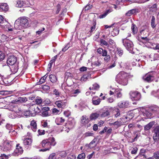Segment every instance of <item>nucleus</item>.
<instances>
[{"label": "nucleus", "instance_id": "nucleus-1", "mask_svg": "<svg viewBox=\"0 0 159 159\" xmlns=\"http://www.w3.org/2000/svg\"><path fill=\"white\" fill-rule=\"evenodd\" d=\"M129 74L124 71L120 72L117 76L116 80L117 82L119 84L126 85L128 83V77Z\"/></svg>", "mask_w": 159, "mask_h": 159}, {"label": "nucleus", "instance_id": "nucleus-2", "mask_svg": "<svg viewBox=\"0 0 159 159\" xmlns=\"http://www.w3.org/2000/svg\"><path fill=\"white\" fill-rule=\"evenodd\" d=\"M56 143L55 139L53 137H50L47 139L43 140L40 143L42 147L49 149L51 148V146H55Z\"/></svg>", "mask_w": 159, "mask_h": 159}, {"label": "nucleus", "instance_id": "nucleus-3", "mask_svg": "<svg viewBox=\"0 0 159 159\" xmlns=\"http://www.w3.org/2000/svg\"><path fill=\"white\" fill-rule=\"evenodd\" d=\"M117 98L122 97V94L120 91L118 89H113L112 91L110 90V102H113L116 99V97Z\"/></svg>", "mask_w": 159, "mask_h": 159}, {"label": "nucleus", "instance_id": "nucleus-4", "mask_svg": "<svg viewBox=\"0 0 159 159\" xmlns=\"http://www.w3.org/2000/svg\"><path fill=\"white\" fill-rule=\"evenodd\" d=\"M11 108L12 109L11 110L12 111L9 116L12 119L15 118L18 116L19 114L18 113H19L21 112V110L17 106H11Z\"/></svg>", "mask_w": 159, "mask_h": 159}, {"label": "nucleus", "instance_id": "nucleus-5", "mask_svg": "<svg viewBox=\"0 0 159 159\" xmlns=\"http://www.w3.org/2000/svg\"><path fill=\"white\" fill-rule=\"evenodd\" d=\"M143 79L144 81L149 83L153 81L154 79L153 72H148L143 76Z\"/></svg>", "mask_w": 159, "mask_h": 159}, {"label": "nucleus", "instance_id": "nucleus-6", "mask_svg": "<svg viewBox=\"0 0 159 159\" xmlns=\"http://www.w3.org/2000/svg\"><path fill=\"white\" fill-rule=\"evenodd\" d=\"M122 42L123 45L128 50L131 51L133 49V44L131 41L125 38L122 39Z\"/></svg>", "mask_w": 159, "mask_h": 159}, {"label": "nucleus", "instance_id": "nucleus-7", "mask_svg": "<svg viewBox=\"0 0 159 159\" xmlns=\"http://www.w3.org/2000/svg\"><path fill=\"white\" fill-rule=\"evenodd\" d=\"M129 94L131 99L133 100L138 101L141 98L140 93L138 91H131Z\"/></svg>", "mask_w": 159, "mask_h": 159}, {"label": "nucleus", "instance_id": "nucleus-8", "mask_svg": "<svg viewBox=\"0 0 159 159\" xmlns=\"http://www.w3.org/2000/svg\"><path fill=\"white\" fill-rule=\"evenodd\" d=\"M153 139L155 142L159 143V125L157 126L154 129Z\"/></svg>", "mask_w": 159, "mask_h": 159}, {"label": "nucleus", "instance_id": "nucleus-9", "mask_svg": "<svg viewBox=\"0 0 159 159\" xmlns=\"http://www.w3.org/2000/svg\"><path fill=\"white\" fill-rule=\"evenodd\" d=\"M154 111V110L152 107L148 108L143 111V115L148 118H150L152 117Z\"/></svg>", "mask_w": 159, "mask_h": 159}, {"label": "nucleus", "instance_id": "nucleus-10", "mask_svg": "<svg viewBox=\"0 0 159 159\" xmlns=\"http://www.w3.org/2000/svg\"><path fill=\"white\" fill-rule=\"evenodd\" d=\"M23 152L22 147L20 146L19 144H17L16 145V148L12 153V154L15 156H18L21 154L23 153Z\"/></svg>", "mask_w": 159, "mask_h": 159}, {"label": "nucleus", "instance_id": "nucleus-11", "mask_svg": "<svg viewBox=\"0 0 159 159\" xmlns=\"http://www.w3.org/2000/svg\"><path fill=\"white\" fill-rule=\"evenodd\" d=\"M112 30L111 32V34L113 36H114L117 35L119 33V30H118V25L117 24H114L110 25V29H111Z\"/></svg>", "mask_w": 159, "mask_h": 159}, {"label": "nucleus", "instance_id": "nucleus-12", "mask_svg": "<svg viewBox=\"0 0 159 159\" xmlns=\"http://www.w3.org/2000/svg\"><path fill=\"white\" fill-rule=\"evenodd\" d=\"M17 58L14 56H9L7 60V64L13 66L17 64Z\"/></svg>", "mask_w": 159, "mask_h": 159}, {"label": "nucleus", "instance_id": "nucleus-13", "mask_svg": "<svg viewBox=\"0 0 159 159\" xmlns=\"http://www.w3.org/2000/svg\"><path fill=\"white\" fill-rule=\"evenodd\" d=\"M103 111L100 112V116L101 117H104L108 116L109 113V108L108 107H104L102 109Z\"/></svg>", "mask_w": 159, "mask_h": 159}, {"label": "nucleus", "instance_id": "nucleus-14", "mask_svg": "<svg viewBox=\"0 0 159 159\" xmlns=\"http://www.w3.org/2000/svg\"><path fill=\"white\" fill-rule=\"evenodd\" d=\"M112 108L110 107V112L112 111V117L117 118L120 115L119 110L118 108H115L113 110Z\"/></svg>", "mask_w": 159, "mask_h": 159}, {"label": "nucleus", "instance_id": "nucleus-15", "mask_svg": "<svg viewBox=\"0 0 159 159\" xmlns=\"http://www.w3.org/2000/svg\"><path fill=\"white\" fill-rule=\"evenodd\" d=\"M18 20L24 28H26L28 26L29 23L28 20L26 18L23 17Z\"/></svg>", "mask_w": 159, "mask_h": 159}, {"label": "nucleus", "instance_id": "nucleus-16", "mask_svg": "<svg viewBox=\"0 0 159 159\" xmlns=\"http://www.w3.org/2000/svg\"><path fill=\"white\" fill-rule=\"evenodd\" d=\"M49 111V107H43L41 112V115L43 117L48 116L49 115L48 113Z\"/></svg>", "mask_w": 159, "mask_h": 159}, {"label": "nucleus", "instance_id": "nucleus-17", "mask_svg": "<svg viewBox=\"0 0 159 159\" xmlns=\"http://www.w3.org/2000/svg\"><path fill=\"white\" fill-rule=\"evenodd\" d=\"M118 106L120 108H127L129 106V102L127 101H122L118 103Z\"/></svg>", "mask_w": 159, "mask_h": 159}, {"label": "nucleus", "instance_id": "nucleus-18", "mask_svg": "<svg viewBox=\"0 0 159 159\" xmlns=\"http://www.w3.org/2000/svg\"><path fill=\"white\" fill-rule=\"evenodd\" d=\"M33 140L30 138H24L23 140V144L25 146L30 145L32 143Z\"/></svg>", "mask_w": 159, "mask_h": 159}, {"label": "nucleus", "instance_id": "nucleus-19", "mask_svg": "<svg viewBox=\"0 0 159 159\" xmlns=\"http://www.w3.org/2000/svg\"><path fill=\"white\" fill-rule=\"evenodd\" d=\"M100 111H97L96 112L93 113L90 115V119L91 120H95L100 116Z\"/></svg>", "mask_w": 159, "mask_h": 159}, {"label": "nucleus", "instance_id": "nucleus-20", "mask_svg": "<svg viewBox=\"0 0 159 159\" xmlns=\"http://www.w3.org/2000/svg\"><path fill=\"white\" fill-rule=\"evenodd\" d=\"M11 145L9 143L6 142L4 143V145L3 148V150L5 152H7L11 150Z\"/></svg>", "mask_w": 159, "mask_h": 159}, {"label": "nucleus", "instance_id": "nucleus-21", "mask_svg": "<svg viewBox=\"0 0 159 159\" xmlns=\"http://www.w3.org/2000/svg\"><path fill=\"white\" fill-rule=\"evenodd\" d=\"M138 9H133L128 11L125 14V16H130L132 15L136 14L138 13Z\"/></svg>", "mask_w": 159, "mask_h": 159}, {"label": "nucleus", "instance_id": "nucleus-22", "mask_svg": "<svg viewBox=\"0 0 159 159\" xmlns=\"http://www.w3.org/2000/svg\"><path fill=\"white\" fill-rule=\"evenodd\" d=\"M14 28L17 30H20L24 27L21 25L20 21L18 19L15 21Z\"/></svg>", "mask_w": 159, "mask_h": 159}, {"label": "nucleus", "instance_id": "nucleus-23", "mask_svg": "<svg viewBox=\"0 0 159 159\" xmlns=\"http://www.w3.org/2000/svg\"><path fill=\"white\" fill-rule=\"evenodd\" d=\"M116 49H111L110 48V53L111 54V57L112 58L113 60H116L117 59L116 57Z\"/></svg>", "mask_w": 159, "mask_h": 159}, {"label": "nucleus", "instance_id": "nucleus-24", "mask_svg": "<svg viewBox=\"0 0 159 159\" xmlns=\"http://www.w3.org/2000/svg\"><path fill=\"white\" fill-rule=\"evenodd\" d=\"M9 9L8 5L6 3H2L0 5V9L1 11H6Z\"/></svg>", "mask_w": 159, "mask_h": 159}, {"label": "nucleus", "instance_id": "nucleus-25", "mask_svg": "<svg viewBox=\"0 0 159 159\" xmlns=\"http://www.w3.org/2000/svg\"><path fill=\"white\" fill-rule=\"evenodd\" d=\"M155 122L154 121L150 122L148 124L146 125L144 128V130L145 131H148L151 129L152 126L154 124Z\"/></svg>", "mask_w": 159, "mask_h": 159}, {"label": "nucleus", "instance_id": "nucleus-26", "mask_svg": "<svg viewBox=\"0 0 159 159\" xmlns=\"http://www.w3.org/2000/svg\"><path fill=\"white\" fill-rule=\"evenodd\" d=\"M55 104L59 108H61L65 107V102L62 100H59L56 101Z\"/></svg>", "mask_w": 159, "mask_h": 159}, {"label": "nucleus", "instance_id": "nucleus-27", "mask_svg": "<svg viewBox=\"0 0 159 159\" xmlns=\"http://www.w3.org/2000/svg\"><path fill=\"white\" fill-rule=\"evenodd\" d=\"M89 121L88 118L86 116H83L81 119V123L84 125L88 124Z\"/></svg>", "mask_w": 159, "mask_h": 159}, {"label": "nucleus", "instance_id": "nucleus-28", "mask_svg": "<svg viewBox=\"0 0 159 159\" xmlns=\"http://www.w3.org/2000/svg\"><path fill=\"white\" fill-rule=\"evenodd\" d=\"M65 121L64 119L62 117H58L56 119L55 121L57 124L58 125L64 123Z\"/></svg>", "mask_w": 159, "mask_h": 159}, {"label": "nucleus", "instance_id": "nucleus-29", "mask_svg": "<svg viewBox=\"0 0 159 159\" xmlns=\"http://www.w3.org/2000/svg\"><path fill=\"white\" fill-rule=\"evenodd\" d=\"M131 29L134 34H135L137 33L138 30V28L134 23L132 24Z\"/></svg>", "mask_w": 159, "mask_h": 159}, {"label": "nucleus", "instance_id": "nucleus-30", "mask_svg": "<svg viewBox=\"0 0 159 159\" xmlns=\"http://www.w3.org/2000/svg\"><path fill=\"white\" fill-rule=\"evenodd\" d=\"M30 125L31 126V128L32 130L34 131H36L37 129V124L34 120H33L31 121Z\"/></svg>", "mask_w": 159, "mask_h": 159}, {"label": "nucleus", "instance_id": "nucleus-31", "mask_svg": "<svg viewBox=\"0 0 159 159\" xmlns=\"http://www.w3.org/2000/svg\"><path fill=\"white\" fill-rule=\"evenodd\" d=\"M97 52L98 53L100 54H102V56H107V52L106 50H103L101 48H99L97 49Z\"/></svg>", "mask_w": 159, "mask_h": 159}, {"label": "nucleus", "instance_id": "nucleus-32", "mask_svg": "<svg viewBox=\"0 0 159 159\" xmlns=\"http://www.w3.org/2000/svg\"><path fill=\"white\" fill-rule=\"evenodd\" d=\"M25 4L23 1H21V0H17L16 5L17 7H21L25 6Z\"/></svg>", "mask_w": 159, "mask_h": 159}, {"label": "nucleus", "instance_id": "nucleus-33", "mask_svg": "<svg viewBox=\"0 0 159 159\" xmlns=\"http://www.w3.org/2000/svg\"><path fill=\"white\" fill-rule=\"evenodd\" d=\"M12 66L11 68V70L13 73H15L17 72L18 68L17 64H15V65Z\"/></svg>", "mask_w": 159, "mask_h": 159}, {"label": "nucleus", "instance_id": "nucleus-34", "mask_svg": "<svg viewBox=\"0 0 159 159\" xmlns=\"http://www.w3.org/2000/svg\"><path fill=\"white\" fill-rule=\"evenodd\" d=\"M116 125L117 127H119V126L122 125L120 122V120L118 119L117 121L115 122L114 123H110V126Z\"/></svg>", "mask_w": 159, "mask_h": 159}, {"label": "nucleus", "instance_id": "nucleus-35", "mask_svg": "<svg viewBox=\"0 0 159 159\" xmlns=\"http://www.w3.org/2000/svg\"><path fill=\"white\" fill-rule=\"evenodd\" d=\"M116 43L114 40L110 39V48L111 49H116Z\"/></svg>", "mask_w": 159, "mask_h": 159}, {"label": "nucleus", "instance_id": "nucleus-36", "mask_svg": "<svg viewBox=\"0 0 159 159\" xmlns=\"http://www.w3.org/2000/svg\"><path fill=\"white\" fill-rule=\"evenodd\" d=\"M116 51L117 53L120 57L122 56L124 54V52L123 50L120 48H116Z\"/></svg>", "mask_w": 159, "mask_h": 159}, {"label": "nucleus", "instance_id": "nucleus-37", "mask_svg": "<svg viewBox=\"0 0 159 159\" xmlns=\"http://www.w3.org/2000/svg\"><path fill=\"white\" fill-rule=\"evenodd\" d=\"M101 100L99 98H97V99H96L95 98H93L92 100V103L94 105H98L99 104Z\"/></svg>", "mask_w": 159, "mask_h": 159}, {"label": "nucleus", "instance_id": "nucleus-38", "mask_svg": "<svg viewBox=\"0 0 159 159\" xmlns=\"http://www.w3.org/2000/svg\"><path fill=\"white\" fill-rule=\"evenodd\" d=\"M49 77L52 82L53 83L56 82L57 80V78L54 75H50L49 76Z\"/></svg>", "mask_w": 159, "mask_h": 159}, {"label": "nucleus", "instance_id": "nucleus-39", "mask_svg": "<svg viewBox=\"0 0 159 159\" xmlns=\"http://www.w3.org/2000/svg\"><path fill=\"white\" fill-rule=\"evenodd\" d=\"M6 22V21L3 20L2 16H0V26L1 28H3L5 25L4 24V23Z\"/></svg>", "mask_w": 159, "mask_h": 159}, {"label": "nucleus", "instance_id": "nucleus-40", "mask_svg": "<svg viewBox=\"0 0 159 159\" xmlns=\"http://www.w3.org/2000/svg\"><path fill=\"white\" fill-rule=\"evenodd\" d=\"M42 99L40 97H37L35 99V102L37 105L41 104L42 102Z\"/></svg>", "mask_w": 159, "mask_h": 159}, {"label": "nucleus", "instance_id": "nucleus-41", "mask_svg": "<svg viewBox=\"0 0 159 159\" xmlns=\"http://www.w3.org/2000/svg\"><path fill=\"white\" fill-rule=\"evenodd\" d=\"M27 99L26 97H19L18 98L17 101L19 102L22 103L26 102Z\"/></svg>", "mask_w": 159, "mask_h": 159}, {"label": "nucleus", "instance_id": "nucleus-42", "mask_svg": "<svg viewBox=\"0 0 159 159\" xmlns=\"http://www.w3.org/2000/svg\"><path fill=\"white\" fill-rule=\"evenodd\" d=\"M48 76V75L47 74L46 75L43 76L42 77L40 80L38 82V84H41L43 83L45 81V80L46 79L47 77Z\"/></svg>", "mask_w": 159, "mask_h": 159}, {"label": "nucleus", "instance_id": "nucleus-43", "mask_svg": "<svg viewBox=\"0 0 159 159\" xmlns=\"http://www.w3.org/2000/svg\"><path fill=\"white\" fill-rule=\"evenodd\" d=\"M155 17L154 16H152L151 20V24L152 27L153 28H154L156 27V25H155Z\"/></svg>", "mask_w": 159, "mask_h": 159}, {"label": "nucleus", "instance_id": "nucleus-44", "mask_svg": "<svg viewBox=\"0 0 159 159\" xmlns=\"http://www.w3.org/2000/svg\"><path fill=\"white\" fill-rule=\"evenodd\" d=\"M90 77V76L89 75H84L81 77L80 80L81 81H86Z\"/></svg>", "mask_w": 159, "mask_h": 159}, {"label": "nucleus", "instance_id": "nucleus-45", "mask_svg": "<svg viewBox=\"0 0 159 159\" xmlns=\"http://www.w3.org/2000/svg\"><path fill=\"white\" fill-rule=\"evenodd\" d=\"M109 10H108L106 11L104 13L100 15L99 16V17L100 19H102L104 18L108 14Z\"/></svg>", "mask_w": 159, "mask_h": 159}, {"label": "nucleus", "instance_id": "nucleus-46", "mask_svg": "<svg viewBox=\"0 0 159 159\" xmlns=\"http://www.w3.org/2000/svg\"><path fill=\"white\" fill-rule=\"evenodd\" d=\"M100 88V86L97 84L95 83H94L93 85V87L92 88V89H94L95 90H98Z\"/></svg>", "mask_w": 159, "mask_h": 159}, {"label": "nucleus", "instance_id": "nucleus-47", "mask_svg": "<svg viewBox=\"0 0 159 159\" xmlns=\"http://www.w3.org/2000/svg\"><path fill=\"white\" fill-rule=\"evenodd\" d=\"M117 8V6L115 4H111L110 5V12L116 9Z\"/></svg>", "mask_w": 159, "mask_h": 159}, {"label": "nucleus", "instance_id": "nucleus-48", "mask_svg": "<svg viewBox=\"0 0 159 159\" xmlns=\"http://www.w3.org/2000/svg\"><path fill=\"white\" fill-rule=\"evenodd\" d=\"M85 157V154L84 153H82L79 154L77 158L78 159H84Z\"/></svg>", "mask_w": 159, "mask_h": 159}, {"label": "nucleus", "instance_id": "nucleus-49", "mask_svg": "<svg viewBox=\"0 0 159 159\" xmlns=\"http://www.w3.org/2000/svg\"><path fill=\"white\" fill-rule=\"evenodd\" d=\"M154 157L156 159H159V151H157L153 153V155L152 157Z\"/></svg>", "mask_w": 159, "mask_h": 159}, {"label": "nucleus", "instance_id": "nucleus-50", "mask_svg": "<svg viewBox=\"0 0 159 159\" xmlns=\"http://www.w3.org/2000/svg\"><path fill=\"white\" fill-rule=\"evenodd\" d=\"M13 127L12 126V125H11L9 124H7L6 125V128L9 130H10V131H12L13 129Z\"/></svg>", "mask_w": 159, "mask_h": 159}, {"label": "nucleus", "instance_id": "nucleus-51", "mask_svg": "<svg viewBox=\"0 0 159 159\" xmlns=\"http://www.w3.org/2000/svg\"><path fill=\"white\" fill-rule=\"evenodd\" d=\"M5 55L3 52L0 51V61H2L5 58Z\"/></svg>", "mask_w": 159, "mask_h": 159}, {"label": "nucleus", "instance_id": "nucleus-52", "mask_svg": "<svg viewBox=\"0 0 159 159\" xmlns=\"http://www.w3.org/2000/svg\"><path fill=\"white\" fill-rule=\"evenodd\" d=\"M55 155V153H52L50 155L48 159H56Z\"/></svg>", "mask_w": 159, "mask_h": 159}, {"label": "nucleus", "instance_id": "nucleus-53", "mask_svg": "<svg viewBox=\"0 0 159 159\" xmlns=\"http://www.w3.org/2000/svg\"><path fill=\"white\" fill-rule=\"evenodd\" d=\"M42 89L43 90L46 91L49 89L50 87L48 85H44L42 86Z\"/></svg>", "mask_w": 159, "mask_h": 159}, {"label": "nucleus", "instance_id": "nucleus-54", "mask_svg": "<svg viewBox=\"0 0 159 159\" xmlns=\"http://www.w3.org/2000/svg\"><path fill=\"white\" fill-rule=\"evenodd\" d=\"M70 47L69 43H67L65 47L62 49V51L63 52L66 51Z\"/></svg>", "mask_w": 159, "mask_h": 159}, {"label": "nucleus", "instance_id": "nucleus-55", "mask_svg": "<svg viewBox=\"0 0 159 159\" xmlns=\"http://www.w3.org/2000/svg\"><path fill=\"white\" fill-rule=\"evenodd\" d=\"M138 148L137 147H135L131 151V153L132 154H135L137 153L138 151Z\"/></svg>", "mask_w": 159, "mask_h": 159}, {"label": "nucleus", "instance_id": "nucleus-56", "mask_svg": "<svg viewBox=\"0 0 159 159\" xmlns=\"http://www.w3.org/2000/svg\"><path fill=\"white\" fill-rule=\"evenodd\" d=\"M8 156L5 155V154H1L0 156V159H7Z\"/></svg>", "mask_w": 159, "mask_h": 159}, {"label": "nucleus", "instance_id": "nucleus-57", "mask_svg": "<svg viewBox=\"0 0 159 159\" xmlns=\"http://www.w3.org/2000/svg\"><path fill=\"white\" fill-rule=\"evenodd\" d=\"M1 38L3 41L7 40L8 39L7 37L5 35L3 34L1 36Z\"/></svg>", "mask_w": 159, "mask_h": 159}, {"label": "nucleus", "instance_id": "nucleus-58", "mask_svg": "<svg viewBox=\"0 0 159 159\" xmlns=\"http://www.w3.org/2000/svg\"><path fill=\"white\" fill-rule=\"evenodd\" d=\"M100 43H101V44H102V45H104L107 46V45H108V44L107 42L103 39H101V40Z\"/></svg>", "mask_w": 159, "mask_h": 159}, {"label": "nucleus", "instance_id": "nucleus-59", "mask_svg": "<svg viewBox=\"0 0 159 159\" xmlns=\"http://www.w3.org/2000/svg\"><path fill=\"white\" fill-rule=\"evenodd\" d=\"M141 39L143 40H144V42H143V43H145L148 42L149 40L147 37H142Z\"/></svg>", "mask_w": 159, "mask_h": 159}, {"label": "nucleus", "instance_id": "nucleus-60", "mask_svg": "<svg viewBox=\"0 0 159 159\" xmlns=\"http://www.w3.org/2000/svg\"><path fill=\"white\" fill-rule=\"evenodd\" d=\"M9 133H11L12 135H16L17 134V132L14 130L13 129L12 131H9Z\"/></svg>", "mask_w": 159, "mask_h": 159}, {"label": "nucleus", "instance_id": "nucleus-61", "mask_svg": "<svg viewBox=\"0 0 159 159\" xmlns=\"http://www.w3.org/2000/svg\"><path fill=\"white\" fill-rule=\"evenodd\" d=\"M53 94L57 96H58L59 95V92L58 90L55 89L53 91Z\"/></svg>", "mask_w": 159, "mask_h": 159}, {"label": "nucleus", "instance_id": "nucleus-62", "mask_svg": "<svg viewBox=\"0 0 159 159\" xmlns=\"http://www.w3.org/2000/svg\"><path fill=\"white\" fill-rule=\"evenodd\" d=\"M92 7V5H87L85 7L84 9H85V10H88L90 8H91Z\"/></svg>", "mask_w": 159, "mask_h": 159}, {"label": "nucleus", "instance_id": "nucleus-63", "mask_svg": "<svg viewBox=\"0 0 159 159\" xmlns=\"http://www.w3.org/2000/svg\"><path fill=\"white\" fill-rule=\"evenodd\" d=\"M67 155L65 151H62L60 153V156L62 157H65Z\"/></svg>", "mask_w": 159, "mask_h": 159}, {"label": "nucleus", "instance_id": "nucleus-64", "mask_svg": "<svg viewBox=\"0 0 159 159\" xmlns=\"http://www.w3.org/2000/svg\"><path fill=\"white\" fill-rule=\"evenodd\" d=\"M159 59V54L157 53L154 55V60H157Z\"/></svg>", "mask_w": 159, "mask_h": 159}]
</instances>
